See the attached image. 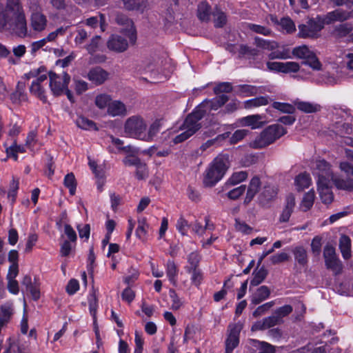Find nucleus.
<instances>
[{
  "instance_id": "obj_15",
  "label": "nucleus",
  "mask_w": 353,
  "mask_h": 353,
  "mask_svg": "<svg viewBox=\"0 0 353 353\" xmlns=\"http://www.w3.org/2000/svg\"><path fill=\"white\" fill-rule=\"evenodd\" d=\"M86 77L95 85H100L109 79L110 73L101 67L96 66L88 71Z\"/></svg>"
},
{
  "instance_id": "obj_58",
  "label": "nucleus",
  "mask_w": 353,
  "mask_h": 353,
  "mask_svg": "<svg viewBox=\"0 0 353 353\" xmlns=\"http://www.w3.org/2000/svg\"><path fill=\"white\" fill-rule=\"evenodd\" d=\"M300 70V65L294 61L282 62V72L291 73L297 72Z\"/></svg>"
},
{
  "instance_id": "obj_37",
  "label": "nucleus",
  "mask_w": 353,
  "mask_h": 353,
  "mask_svg": "<svg viewBox=\"0 0 353 353\" xmlns=\"http://www.w3.org/2000/svg\"><path fill=\"white\" fill-rule=\"evenodd\" d=\"M30 91L32 94L38 97L43 102H46L47 97L46 95V90L41 84L32 82Z\"/></svg>"
},
{
  "instance_id": "obj_10",
  "label": "nucleus",
  "mask_w": 353,
  "mask_h": 353,
  "mask_svg": "<svg viewBox=\"0 0 353 353\" xmlns=\"http://www.w3.org/2000/svg\"><path fill=\"white\" fill-rule=\"evenodd\" d=\"M323 256L327 269L331 270L335 274H339L342 272V263L336 256L335 249L333 246L331 245H326L325 246Z\"/></svg>"
},
{
  "instance_id": "obj_13",
  "label": "nucleus",
  "mask_w": 353,
  "mask_h": 353,
  "mask_svg": "<svg viewBox=\"0 0 353 353\" xmlns=\"http://www.w3.org/2000/svg\"><path fill=\"white\" fill-rule=\"evenodd\" d=\"M134 44L130 42L129 38L126 39L119 34L111 35L107 42L108 49L116 52H125L130 46Z\"/></svg>"
},
{
  "instance_id": "obj_21",
  "label": "nucleus",
  "mask_w": 353,
  "mask_h": 353,
  "mask_svg": "<svg viewBox=\"0 0 353 353\" xmlns=\"http://www.w3.org/2000/svg\"><path fill=\"white\" fill-rule=\"evenodd\" d=\"M294 207L295 198L294 195L290 194L286 197V203L285 208H283L279 217L280 222L285 223L289 221Z\"/></svg>"
},
{
  "instance_id": "obj_18",
  "label": "nucleus",
  "mask_w": 353,
  "mask_h": 353,
  "mask_svg": "<svg viewBox=\"0 0 353 353\" xmlns=\"http://www.w3.org/2000/svg\"><path fill=\"white\" fill-rule=\"evenodd\" d=\"M332 181L322 182L317 181L318 191L323 203H330L334 199L332 192L330 190Z\"/></svg>"
},
{
  "instance_id": "obj_55",
  "label": "nucleus",
  "mask_w": 353,
  "mask_h": 353,
  "mask_svg": "<svg viewBox=\"0 0 353 353\" xmlns=\"http://www.w3.org/2000/svg\"><path fill=\"white\" fill-rule=\"evenodd\" d=\"M292 52L289 49L283 48L282 50H277L270 54L269 57L272 59H287L292 57Z\"/></svg>"
},
{
  "instance_id": "obj_41",
  "label": "nucleus",
  "mask_w": 353,
  "mask_h": 353,
  "mask_svg": "<svg viewBox=\"0 0 353 353\" xmlns=\"http://www.w3.org/2000/svg\"><path fill=\"white\" fill-rule=\"evenodd\" d=\"M248 177V173L245 171H240L233 173L225 183L226 186L235 185L243 181Z\"/></svg>"
},
{
  "instance_id": "obj_23",
  "label": "nucleus",
  "mask_w": 353,
  "mask_h": 353,
  "mask_svg": "<svg viewBox=\"0 0 353 353\" xmlns=\"http://www.w3.org/2000/svg\"><path fill=\"white\" fill-rule=\"evenodd\" d=\"M108 114L112 117L125 116L127 114L125 105L121 101H111L108 107Z\"/></svg>"
},
{
  "instance_id": "obj_35",
  "label": "nucleus",
  "mask_w": 353,
  "mask_h": 353,
  "mask_svg": "<svg viewBox=\"0 0 353 353\" xmlns=\"http://www.w3.org/2000/svg\"><path fill=\"white\" fill-rule=\"evenodd\" d=\"M314 198L315 193L314 190H310L305 194L300 205L301 209L304 212L309 210L314 204Z\"/></svg>"
},
{
  "instance_id": "obj_46",
  "label": "nucleus",
  "mask_w": 353,
  "mask_h": 353,
  "mask_svg": "<svg viewBox=\"0 0 353 353\" xmlns=\"http://www.w3.org/2000/svg\"><path fill=\"white\" fill-rule=\"evenodd\" d=\"M272 108L279 111L287 113V114H293L295 112V107L288 103H281L275 101L272 105Z\"/></svg>"
},
{
  "instance_id": "obj_16",
  "label": "nucleus",
  "mask_w": 353,
  "mask_h": 353,
  "mask_svg": "<svg viewBox=\"0 0 353 353\" xmlns=\"http://www.w3.org/2000/svg\"><path fill=\"white\" fill-rule=\"evenodd\" d=\"M265 116L263 114H252L239 119L241 126L250 127L252 130L262 128L265 123Z\"/></svg>"
},
{
  "instance_id": "obj_47",
  "label": "nucleus",
  "mask_w": 353,
  "mask_h": 353,
  "mask_svg": "<svg viewBox=\"0 0 353 353\" xmlns=\"http://www.w3.org/2000/svg\"><path fill=\"white\" fill-rule=\"evenodd\" d=\"M26 292L30 294L34 300H38L40 298V288L39 283L34 279V281L32 285H28L26 288Z\"/></svg>"
},
{
  "instance_id": "obj_30",
  "label": "nucleus",
  "mask_w": 353,
  "mask_h": 353,
  "mask_svg": "<svg viewBox=\"0 0 353 353\" xmlns=\"http://www.w3.org/2000/svg\"><path fill=\"white\" fill-rule=\"evenodd\" d=\"M297 109L305 113H314L321 110V105L307 101H296Z\"/></svg>"
},
{
  "instance_id": "obj_17",
  "label": "nucleus",
  "mask_w": 353,
  "mask_h": 353,
  "mask_svg": "<svg viewBox=\"0 0 353 353\" xmlns=\"http://www.w3.org/2000/svg\"><path fill=\"white\" fill-rule=\"evenodd\" d=\"M228 99V97L225 94L219 95L212 99L204 101L196 109L201 108V110H203L205 112H206V109H209L210 110H217L219 108L223 106Z\"/></svg>"
},
{
  "instance_id": "obj_11",
  "label": "nucleus",
  "mask_w": 353,
  "mask_h": 353,
  "mask_svg": "<svg viewBox=\"0 0 353 353\" xmlns=\"http://www.w3.org/2000/svg\"><path fill=\"white\" fill-rule=\"evenodd\" d=\"M325 23H326L325 19H311L308 21L307 25L299 26V34L303 38L314 37L323 28Z\"/></svg>"
},
{
  "instance_id": "obj_5",
  "label": "nucleus",
  "mask_w": 353,
  "mask_h": 353,
  "mask_svg": "<svg viewBox=\"0 0 353 353\" xmlns=\"http://www.w3.org/2000/svg\"><path fill=\"white\" fill-rule=\"evenodd\" d=\"M147 124L143 117L134 115L129 117L124 124V133L127 137L143 140Z\"/></svg>"
},
{
  "instance_id": "obj_2",
  "label": "nucleus",
  "mask_w": 353,
  "mask_h": 353,
  "mask_svg": "<svg viewBox=\"0 0 353 353\" xmlns=\"http://www.w3.org/2000/svg\"><path fill=\"white\" fill-rule=\"evenodd\" d=\"M230 167L228 154L218 155L206 169L203 183L205 187L214 186L225 175Z\"/></svg>"
},
{
  "instance_id": "obj_36",
  "label": "nucleus",
  "mask_w": 353,
  "mask_h": 353,
  "mask_svg": "<svg viewBox=\"0 0 353 353\" xmlns=\"http://www.w3.org/2000/svg\"><path fill=\"white\" fill-rule=\"evenodd\" d=\"M269 100L267 97H256L244 102V108L250 109L252 108H257L268 104Z\"/></svg>"
},
{
  "instance_id": "obj_24",
  "label": "nucleus",
  "mask_w": 353,
  "mask_h": 353,
  "mask_svg": "<svg viewBox=\"0 0 353 353\" xmlns=\"http://www.w3.org/2000/svg\"><path fill=\"white\" fill-rule=\"evenodd\" d=\"M261 187L260 179L258 176H254L250 181L246 196L244 199V203L248 204L251 202Z\"/></svg>"
},
{
  "instance_id": "obj_56",
  "label": "nucleus",
  "mask_w": 353,
  "mask_h": 353,
  "mask_svg": "<svg viewBox=\"0 0 353 353\" xmlns=\"http://www.w3.org/2000/svg\"><path fill=\"white\" fill-rule=\"evenodd\" d=\"M335 186L338 189L352 191L353 190V179H335Z\"/></svg>"
},
{
  "instance_id": "obj_20",
  "label": "nucleus",
  "mask_w": 353,
  "mask_h": 353,
  "mask_svg": "<svg viewBox=\"0 0 353 353\" xmlns=\"http://www.w3.org/2000/svg\"><path fill=\"white\" fill-rule=\"evenodd\" d=\"M278 189L276 186L271 185H265L259 196L260 203L265 205L268 202L276 197Z\"/></svg>"
},
{
  "instance_id": "obj_33",
  "label": "nucleus",
  "mask_w": 353,
  "mask_h": 353,
  "mask_svg": "<svg viewBox=\"0 0 353 353\" xmlns=\"http://www.w3.org/2000/svg\"><path fill=\"white\" fill-rule=\"evenodd\" d=\"M201 260V256L198 252L190 253L187 257L188 265L185 267V270L199 268Z\"/></svg>"
},
{
  "instance_id": "obj_60",
  "label": "nucleus",
  "mask_w": 353,
  "mask_h": 353,
  "mask_svg": "<svg viewBox=\"0 0 353 353\" xmlns=\"http://www.w3.org/2000/svg\"><path fill=\"white\" fill-rule=\"evenodd\" d=\"M99 17V19H98V17H92L87 19L85 22L86 25L92 28H96L99 21L101 24V28L102 30H103V26L105 22V16L103 14H100Z\"/></svg>"
},
{
  "instance_id": "obj_9",
  "label": "nucleus",
  "mask_w": 353,
  "mask_h": 353,
  "mask_svg": "<svg viewBox=\"0 0 353 353\" xmlns=\"http://www.w3.org/2000/svg\"><path fill=\"white\" fill-rule=\"evenodd\" d=\"M115 21L118 25L123 26L121 33L129 38L131 43H136L137 37L133 21L126 15L120 12L116 14Z\"/></svg>"
},
{
  "instance_id": "obj_51",
  "label": "nucleus",
  "mask_w": 353,
  "mask_h": 353,
  "mask_svg": "<svg viewBox=\"0 0 353 353\" xmlns=\"http://www.w3.org/2000/svg\"><path fill=\"white\" fill-rule=\"evenodd\" d=\"M186 272L191 274V283L196 287L199 286L203 279L202 271L197 268L186 270Z\"/></svg>"
},
{
  "instance_id": "obj_50",
  "label": "nucleus",
  "mask_w": 353,
  "mask_h": 353,
  "mask_svg": "<svg viewBox=\"0 0 353 353\" xmlns=\"http://www.w3.org/2000/svg\"><path fill=\"white\" fill-rule=\"evenodd\" d=\"M76 123L78 127L83 130H97L95 123L84 117L77 118Z\"/></svg>"
},
{
  "instance_id": "obj_7",
  "label": "nucleus",
  "mask_w": 353,
  "mask_h": 353,
  "mask_svg": "<svg viewBox=\"0 0 353 353\" xmlns=\"http://www.w3.org/2000/svg\"><path fill=\"white\" fill-rule=\"evenodd\" d=\"M313 174L318 177L317 181L325 182L332 181L335 185V179L341 178L334 176L330 169V165L324 159H317L312 163Z\"/></svg>"
},
{
  "instance_id": "obj_4",
  "label": "nucleus",
  "mask_w": 353,
  "mask_h": 353,
  "mask_svg": "<svg viewBox=\"0 0 353 353\" xmlns=\"http://www.w3.org/2000/svg\"><path fill=\"white\" fill-rule=\"evenodd\" d=\"M205 111L203 110L195 109L185 119L183 125L181 128L182 132L176 136L173 141L174 143H181L197 132L201 127L199 121L204 117Z\"/></svg>"
},
{
  "instance_id": "obj_64",
  "label": "nucleus",
  "mask_w": 353,
  "mask_h": 353,
  "mask_svg": "<svg viewBox=\"0 0 353 353\" xmlns=\"http://www.w3.org/2000/svg\"><path fill=\"white\" fill-rule=\"evenodd\" d=\"M176 228L183 236H185L187 234L190 225L188 224V221L181 216L177 220Z\"/></svg>"
},
{
  "instance_id": "obj_62",
  "label": "nucleus",
  "mask_w": 353,
  "mask_h": 353,
  "mask_svg": "<svg viewBox=\"0 0 353 353\" xmlns=\"http://www.w3.org/2000/svg\"><path fill=\"white\" fill-rule=\"evenodd\" d=\"M24 152V147L22 145H18L15 143L9 148L6 149L8 156L12 157L15 161H17L18 159L17 153H23Z\"/></svg>"
},
{
  "instance_id": "obj_43",
  "label": "nucleus",
  "mask_w": 353,
  "mask_h": 353,
  "mask_svg": "<svg viewBox=\"0 0 353 353\" xmlns=\"http://www.w3.org/2000/svg\"><path fill=\"white\" fill-rule=\"evenodd\" d=\"M254 44L259 48L271 50L278 47L276 42L274 41L265 40L258 37L254 38Z\"/></svg>"
},
{
  "instance_id": "obj_54",
  "label": "nucleus",
  "mask_w": 353,
  "mask_h": 353,
  "mask_svg": "<svg viewBox=\"0 0 353 353\" xmlns=\"http://www.w3.org/2000/svg\"><path fill=\"white\" fill-rule=\"evenodd\" d=\"M64 185L69 189L71 195H74L76 191L77 183L73 173H69L64 178Z\"/></svg>"
},
{
  "instance_id": "obj_40",
  "label": "nucleus",
  "mask_w": 353,
  "mask_h": 353,
  "mask_svg": "<svg viewBox=\"0 0 353 353\" xmlns=\"http://www.w3.org/2000/svg\"><path fill=\"white\" fill-rule=\"evenodd\" d=\"M101 37L96 35L91 39L90 42L85 46L88 52L92 56L97 51L99 50L101 46Z\"/></svg>"
},
{
  "instance_id": "obj_3",
  "label": "nucleus",
  "mask_w": 353,
  "mask_h": 353,
  "mask_svg": "<svg viewBox=\"0 0 353 353\" xmlns=\"http://www.w3.org/2000/svg\"><path fill=\"white\" fill-rule=\"evenodd\" d=\"M287 133V130L279 124H272L259 134L250 143V146L254 149H261L274 143Z\"/></svg>"
},
{
  "instance_id": "obj_12",
  "label": "nucleus",
  "mask_w": 353,
  "mask_h": 353,
  "mask_svg": "<svg viewBox=\"0 0 353 353\" xmlns=\"http://www.w3.org/2000/svg\"><path fill=\"white\" fill-rule=\"evenodd\" d=\"M242 329L241 323H234L229 325L228 336L225 341V353H232L239 345V334Z\"/></svg>"
},
{
  "instance_id": "obj_45",
  "label": "nucleus",
  "mask_w": 353,
  "mask_h": 353,
  "mask_svg": "<svg viewBox=\"0 0 353 353\" xmlns=\"http://www.w3.org/2000/svg\"><path fill=\"white\" fill-rule=\"evenodd\" d=\"M112 99L110 95L106 94H100L96 97L94 103L99 109L103 110L108 107Z\"/></svg>"
},
{
  "instance_id": "obj_6",
  "label": "nucleus",
  "mask_w": 353,
  "mask_h": 353,
  "mask_svg": "<svg viewBox=\"0 0 353 353\" xmlns=\"http://www.w3.org/2000/svg\"><path fill=\"white\" fill-rule=\"evenodd\" d=\"M48 76L50 79L49 86L52 93L54 96L61 95L68 87L70 76L65 72L57 74L52 71L49 72Z\"/></svg>"
},
{
  "instance_id": "obj_44",
  "label": "nucleus",
  "mask_w": 353,
  "mask_h": 353,
  "mask_svg": "<svg viewBox=\"0 0 353 353\" xmlns=\"http://www.w3.org/2000/svg\"><path fill=\"white\" fill-rule=\"evenodd\" d=\"M161 128V123L159 121H154L150 126L148 134L144 133L143 141H152L154 137L159 132Z\"/></svg>"
},
{
  "instance_id": "obj_49",
  "label": "nucleus",
  "mask_w": 353,
  "mask_h": 353,
  "mask_svg": "<svg viewBox=\"0 0 353 353\" xmlns=\"http://www.w3.org/2000/svg\"><path fill=\"white\" fill-rule=\"evenodd\" d=\"M239 54L248 58H254L259 54V50L246 45H240L238 48Z\"/></svg>"
},
{
  "instance_id": "obj_8",
  "label": "nucleus",
  "mask_w": 353,
  "mask_h": 353,
  "mask_svg": "<svg viewBox=\"0 0 353 353\" xmlns=\"http://www.w3.org/2000/svg\"><path fill=\"white\" fill-rule=\"evenodd\" d=\"M292 54L296 58L304 59L303 63L314 70H319L321 68V63L315 54L305 45L294 48Z\"/></svg>"
},
{
  "instance_id": "obj_14",
  "label": "nucleus",
  "mask_w": 353,
  "mask_h": 353,
  "mask_svg": "<svg viewBox=\"0 0 353 353\" xmlns=\"http://www.w3.org/2000/svg\"><path fill=\"white\" fill-rule=\"evenodd\" d=\"M290 311L291 310H278L276 315L266 318L263 319V321L255 323L252 327V330L255 331L270 328L279 323L281 317L288 315Z\"/></svg>"
},
{
  "instance_id": "obj_19",
  "label": "nucleus",
  "mask_w": 353,
  "mask_h": 353,
  "mask_svg": "<svg viewBox=\"0 0 353 353\" xmlns=\"http://www.w3.org/2000/svg\"><path fill=\"white\" fill-rule=\"evenodd\" d=\"M352 17V12L336 10L327 13L325 18L327 24L334 21H345Z\"/></svg>"
},
{
  "instance_id": "obj_53",
  "label": "nucleus",
  "mask_w": 353,
  "mask_h": 353,
  "mask_svg": "<svg viewBox=\"0 0 353 353\" xmlns=\"http://www.w3.org/2000/svg\"><path fill=\"white\" fill-rule=\"evenodd\" d=\"M267 270L263 268H261L257 272H254V277L250 281V285L256 286L259 285L266 277Z\"/></svg>"
},
{
  "instance_id": "obj_59",
  "label": "nucleus",
  "mask_w": 353,
  "mask_h": 353,
  "mask_svg": "<svg viewBox=\"0 0 353 353\" xmlns=\"http://www.w3.org/2000/svg\"><path fill=\"white\" fill-rule=\"evenodd\" d=\"M249 133L248 130L241 129L236 130L230 138L231 144H235L239 141L243 140Z\"/></svg>"
},
{
  "instance_id": "obj_42",
  "label": "nucleus",
  "mask_w": 353,
  "mask_h": 353,
  "mask_svg": "<svg viewBox=\"0 0 353 353\" xmlns=\"http://www.w3.org/2000/svg\"><path fill=\"white\" fill-rule=\"evenodd\" d=\"M197 15L201 21H208L210 15V7L206 2H201L198 6Z\"/></svg>"
},
{
  "instance_id": "obj_61",
  "label": "nucleus",
  "mask_w": 353,
  "mask_h": 353,
  "mask_svg": "<svg viewBox=\"0 0 353 353\" xmlns=\"http://www.w3.org/2000/svg\"><path fill=\"white\" fill-rule=\"evenodd\" d=\"M88 37V32L83 28L79 27L76 30V36L74 41L76 46H81L85 41Z\"/></svg>"
},
{
  "instance_id": "obj_32",
  "label": "nucleus",
  "mask_w": 353,
  "mask_h": 353,
  "mask_svg": "<svg viewBox=\"0 0 353 353\" xmlns=\"http://www.w3.org/2000/svg\"><path fill=\"white\" fill-rule=\"evenodd\" d=\"M149 225L146 222L145 218H141L138 220V227L136 230V236L144 241L147 239Z\"/></svg>"
},
{
  "instance_id": "obj_48",
  "label": "nucleus",
  "mask_w": 353,
  "mask_h": 353,
  "mask_svg": "<svg viewBox=\"0 0 353 353\" xmlns=\"http://www.w3.org/2000/svg\"><path fill=\"white\" fill-rule=\"evenodd\" d=\"M26 292L30 294L34 300H38L40 298V288L39 283L34 279V281L32 285H28L26 288Z\"/></svg>"
},
{
  "instance_id": "obj_34",
  "label": "nucleus",
  "mask_w": 353,
  "mask_h": 353,
  "mask_svg": "<svg viewBox=\"0 0 353 353\" xmlns=\"http://www.w3.org/2000/svg\"><path fill=\"white\" fill-rule=\"evenodd\" d=\"M27 99V95L24 92V86L18 83L17 90L10 95V100L14 103H19L26 101Z\"/></svg>"
},
{
  "instance_id": "obj_22",
  "label": "nucleus",
  "mask_w": 353,
  "mask_h": 353,
  "mask_svg": "<svg viewBox=\"0 0 353 353\" xmlns=\"http://www.w3.org/2000/svg\"><path fill=\"white\" fill-rule=\"evenodd\" d=\"M31 27L34 31L41 32L47 26V19L41 12L32 13L30 19Z\"/></svg>"
},
{
  "instance_id": "obj_1",
  "label": "nucleus",
  "mask_w": 353,
  "mask_h": 353,
  "mask_svg": "<svg viewBox=\"0 0 353 353\" xmlns=\"http://www.w3.org/2000/svg\"><path fill=\"white\" fill-rule=\"evenodd\" d=\"M10 30L24 38L28 35L25 12L20 0H7L6 6L0 5V31Z\"/></svg>"
},
{
  "instance_id": "obj_31",
  "label": "nucleus",
  "mask_w": 353,
  "mask_h": 353,
  "mask_svg": "<svg viewBox=\"0 0 353 353\" xmlns=\"http://www.w3.org/2000/svg\"><path fill=\"white\" fill-rule=\"evenodd\" d=\"M270 290L267 286L263 285L259 288L252 294L251 301L254 304H259L267 299L270 295Z\"/></svg>"
},
{
  "instance_id": "obj_39",
  "label": "nucleus",
  "mask_w": 353,
  "mask_h": 353,
  "mask_svg": "<svg viewBox=\"0 0 353 353\" xmlns=\"http://www.w3.org/2000/svg\"><path fill=\"white\" fill-rule=\"evenodd\" d=\"M178 274V269L173 261H168L167 263L166 268V275L170 281L174 285L176 283V276Z\"/></svg>"
},
{
  "instance_id": "obj_29",
  "label": "nucleus",
  "mask_w": 353,
  "mask_h": 353,
  "mask_svg": "<svg viewBox=\"0 0 353 353\" xmlns=\"http://www.w3.org/2000/svg\"><path fill=\"white\" fill-rule=\"evenodd\" d=\"M339 248L345 259L351 256V240L346 235H342L339 239Z\"/></svg>"
},
{
  "instance_id": "obj_38",
  "label": "nucleus",
  "mask_w": 353,
  "mask_h": 353,
  "mask_svg": "<svg viewBox=\"0 0 353 353\" xmlns=\"http://www.w3.org/2000/svg\"><path fill=\"white\" fill-rule=\"evenodd\" d=\"M311 183V178L308 174L301 173L295 178V185L299 190L307 188Z\"/></svg>"
},
{
  "instance_id": "obj_26",
  "label": "nucleus",
  "mask_w": 353,
  "mask_h": 353,
  "mask_svg": "<svg viewBox=\"0 0 353 353\" xmlns=\"http://www.w3.org/2000/svg\"><path fill=\"white\" fill-rule=\"evenodd\" d=\"M124 8L128 10H138L143 12L148 6L146 0H122Z\"/></svg>"
},
{
  "instance_id": "obj_28",
  "label": "nucleus",
  "mask_w": 353,
  "mask_h": 353,
  "mask_svg": "<svg viewBox=\"0 0 353 353\" xmlns=\"http://www.w3.org/2000/svg\"><path fill=\"white\" fill-rule=\"evenodd\" d=\"M292 253L296 262L301 266L307 263V251L303 246H296L292 249Z\"/></svg>"
},
{
  "instance_id": "obj_27",
  "label": "nucleus",
  "mask_w": 353,
  "mask_h": 353,
  "mask_svg": "<svg viewBox=\"0 0 353 353\" xmlns=\"http://www.w3.org/2000/svg\"><path fill=\"white\" fill-rule=\"evenodd\" d=\"M271 20L275 24L281 26V28L287 33H292L296 30L293 21L289 17H283L280 21L276 17L272 16Z\"/></svg>"
},
{
  "instance_id": "obj_63",
  "label": "nucleus",
  "mask_w": 353,
  "mask_h": 353,
  "mask_svg": "<svg viewBox=\"0 0 353 353\" xmlns=\"http://www.w3.org/2000/svg\"><path fill=\"white\" fill-rule=\"evenodd\" d=\"M148 176V170L146 164L141 162L136 166V176L139 180L145 179Z\"/></svg>"
},
{
  "instance_id": "obj_52",
  "label": "nucleus",
  "mask_w": 353,
  "mask_h": 353,
  "mask_svg": "<svg viewBox=\"0 0 353 353\" xmlns=\"http://www.w3.org/2000/svg\"><path fill=\"white\" fill-rule=\"evenodd\" d=\"M212 15L215 27L221 28L225 24L227 19L225 13L216 8L212 12Z\"/></svg>"
},
{
  "instance_id": "obj_25",
  "label": "nucleus",
  "mask_w": 353,
  "mask_h": 353,
  "mask_svg": "<svg viewBox=\"0 0 353 353\" xmlns=\"http://www.w3.org/2000/svg\"><path fill=\"white\" fill-rule=\"evenodd\" d=\"M353 30V24L343 23L335 26L332 32L334 37L341 39L347 36Z\"/></svg>"
},
{
  "instance_id": "obj_57",
  "label": "nucleus",
  "mask_w": 353,
  "mask_h": 353,
  "mask_svg": "<svg viewBox=\"0 0 353 353\" xmlns=\"http://www.w3.org/2000/svg\"><path fill=\"white\" fill-rule=\"evenodd\" d=\"M253 343L256 347H258L259 350V353H274L275 352L274 346L270 343L256 340H253Z\"/></svg>"
}]
</instances>
